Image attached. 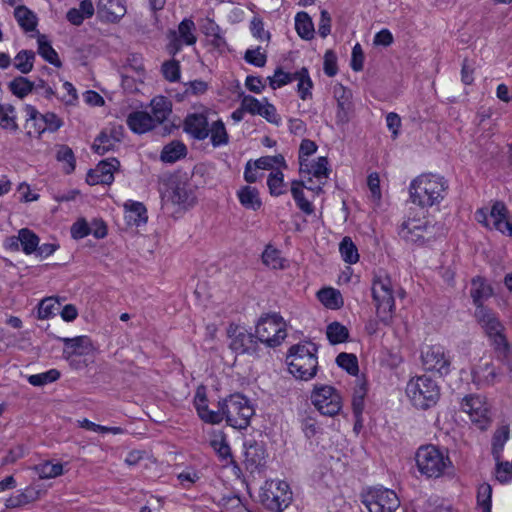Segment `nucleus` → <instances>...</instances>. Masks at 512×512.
Returning a JSON list of instances; mask_svg holds the SVG:
<instances>
[{
    "instance_id": "nucleus-30",
    "label": "nucleus",
    "mask_w": 512,
    "mask_h": 512,
    "mask_svg": "<svg viewBox=\"0 0 512 512\" xmlns=\"http://www.w3.org/2000/svg\"><path fill=\"white\" fill-rule=\"evenodd\" d=\"M120 142V132L113 129L110 134L106 131L100 133V135L94 140L92 149L99 155L114 149L116 143Z\"/></svg>"
},
{
    "instance_id": "nucleus-15",
    "label": "nucleus",
    "mask_w": 512,
    "mask_h": 512,
    "mask_svg": "<svg viewBox=\"0 0 512 512\" xmlns=\"http://www.w3.org/2000/svg\"><path fill=\"white\" fill-rule=\"evenodd\" d=\"M230 338L229 347L237 354L256 355L258 353V340L255 334L248 332L245 328L231 324L228 328Z\"/></svg>"
},
{
    "instance_id": "nucleus-16",
    "label": "nucleus",
    "mask_w": 512,
    "mask_h": 512,
    "mask_svg": "<svg viewBox=\"0 0 512 512\" xmlns=\"http://www.w3.org/2000/svg\"><path fill=\"white\" fill-rule=\"evenodd\" d=\"M181 209H188L195 205L197 197L194 186L187 181H172L163 199Z\"/></svg>"
},
{
    "instance_id": "nucleus-39",
    "label": "nucleus",
    "mask_w": 512,
    "mask_h": 512,
    "mask_svg": "<svg viewBox=\"0 0 512 512\" xmlns=\"http://www.w3.org/2000/svg\"><path fill=\"white\" fill-rule=\"evenodd\" d=\"M40 490L34 485L27 486L23 491L17 490L13 496L10 497L9 505L21 506L28 504L39 497Z\"/></svg>"
},
{
    "instance_id": "nucleus-9",
    "label": "nucleus",
    "mask_w": 512,
    "mask_h": 512,
    "mask_svg": "<svg viewBox=\"0 0 512 512\" xmlns=\"http://www.w3.org/2000/svg\"><path fill=\"white\" fill-rule=\"evenodd\" d=\"M475 318L497 352L506 353L510 350V345L504 335V326L495 311L488 307L475 309Z\"/></svg>"
},
{
    "instance_id": "nucleus-5",
    "label": "nucleus",
    "mask_w": 512,
    "mask_h": 512,
    "mask_svg": "<svg viewBox=\"0 0 512 512\" xmlns=\"http://www.w3.org/2000/svg\"><path fill=\"white\" fill-rule=\"evenodd\" d=\"M406 395L416 409L428 410L440 399V387L432 378L422 375L411 378L406 385Z\"/></svg>"
},
{
    "instance_id": "nucleus-40",
    "label": "nucleus",
    "mask_w": 512,
    "mask_h": 512,
    "mask_svg": "<svg viewBox=\"0 0 512 512\" xmlns=\"http://www.w3.org/2000/svg\"><path fill=\"white\" fill-rule=\"evenodd\" d=\"M303 182H299L297 180L292 181L291 183V194L293 199L296 202L298 208L305 214L311 215L314 212V207L310 201H308L305 196L303 189L301 188Z\"/></svg>"
},
{
    "instance_id": "nucleus-31",
    "label": "nucleus",
    "mask_w": 512,
    "mask_h": 512,
    "mask_svg": "<svg viewBox=\"0 0 512 512\" xmlns=\"http://www.w3.org/2000/svg\"><path fill=\"white\" fill-rule=\"evenodd\" d=\"M0 128L10 134L19 132L17 123V111L11 104H0Z\"/></svg>"
},
{
    "instance_id": "nucleus-44",
    "label": "nucleus",
    "mask_w": 512,
    "mask_h": 512,
    "mask_svg": "<svg viewBox=\"0 0 512 512\" xmlns=\"http://www.w3.org/2000/svg\"><path fill=\"white\" fill-rule=\"evenodd\" d=\"M8 86L13 95L22 99L33 91L34 82H31L26 77L18 76L10 81Z\"/></svg>"
},
{
    "instance_id": "nucleus-37",
    "label": "nucleus",
    "mask_w": 512,
    "mask_h": 512,
    "mask_svg": "<svg viewBox=\"0 0 512 512\" xmlns=\"http://www.w3.org/2000/svg\"><path fill=\"white\" fill-rule=\"evenodd\" d=\"M510 438V429L508 425L499 427L492 437V454L496 461L500 460L505 443Z\"/></svg>"
},
{
    "instance_id": "nucleus-43",
    "label": "nucleus",
    "mask_w": 512,
    "mask_h": 512,
    "mask_svg": "<svg viewBox=\"0 0 512 512\" xmlns=\"http://www.w3.org/2000/svg\"><path fill=\"white\" fill-rule=\"evenodd\" d=\"M153 455L146 450H131L125 457V463L128 466L147 467L149 463H154Z\"/></svg>"
},
{
    "instance_id": "nucleus-34",
    "label": "nucleus",
    "mask_w": 512,
    "mask_h": 512,
    "mask_svg": "<svg viewBox=\"0 0 512 512\" xmlns=\"http://www.w3.org/2000/svg\"><path fill=\"white\" fill-rule=\"evenodd\" d=\"M187 155L186 145L178 140L166 144L160 154V159L164 163H175Z\"/></svg>"
},
{
    "instance_id": "nucleus-36",
    "label": "nucleus",
    "mask_w": 512,
    "mask_h": 512,
    "mask_svg": "<svg viewBox=\"0 0 512 512\" xmlns=\"http://www.w3.org/2000/svg\"><path fill=\"white\" fill-rule=\"evenodd\" d=\"M295 29L302 39L310 40L313 38L314 25L308 13L301 11L296 14Z\"/></svg>"
},
{
    "instance_id": "nucleus-4",
    "label": "nucleus",
    "mask_w": 512,
    "mask_h": 512,
    "mask_svg": "<svg viewBox=\"0 0 512 512\" xmlns=\"http://www.w3.org/2000/svg\"><path fill=\"white\" fill-rule=\"evenodd\" d=\"M315 344L306 342L290 347L286 357L289 372L297 379L308 381L317 372L318 358Z\"/></svg>"
},
{
    "instance_id": "nucleus-33",
    "label": "nucleus",
    "mask_w": 512,
    "mask_h": 512,
    "mask_svg": "<svg viewBox=\"0 0 512 512\" xmlns=\"http://www.w3.org/2000/svg\"><path fill=\"white\" fill-rule=\"evenodd\" d=\"M293 81H297V93L302 100L312 98L313 81L306 67L293 72Z\"/></svg>"
},
{
    "instance_id": "nucleus-28",
    "label": "nucleus",
    "mask_w": 512,
    "mask_h": 512,
    "mask_svg": "<svg viewBox=\"0 0 512 512\" xmlns=\"http://www.w3.org/2000/svg\"><path fill=\"white\" fill-rule=\"evenodd\" d=\"M237 198L240 204L248 210L257 211L262 206L258 189L249 185L243 186L237 191Z\"/></svg>"
},
{
    "instance_id": "nucleus-54",
    "label": "nucleus",
    "mask_w": 512,
    "mask_h": 512,
    "mask_svg": "<svg viewBox=\"0 0 512 512\" xmlns=\"http://www.w3.org/2000/svg\"><path fill=\"white\" fill-rule=\"evenodd\" d=\"M59 309L60 303L56 299L52 297L45 298L38 304L37 317L42 320L48 319L55 316Z\"/></svg>"
},
{
    "instance_id": "nucleus-62",
    "label": "nucleus",
    "mask_w": 512,
    "mask_h": 512,
    "mask_svg": "<svg viewBox=\"0 0 512 512\" xmlns=\"http://www.w3.org/2000/svg\"><path fill=\"white\" fill-rule=\"evenodd\" d=\"M262 261L266 266L272 269H278L282 267L280 252L271 246H267L262 253Z\"/></svg>"
},
{
    "instance_id": "nucleus-22",
    "label": "nucleus",
    "mask_w": 512,
    "mask_h": 512,
    "mask_svg": "<svg viewBox=\"0 0 512 512\" xmlns=\"http://www.w3.org/2000/svg\"><path fill=\"white\" fill-rule=\"evenodd\" d=\"M490 218L492 220L491 229L501 232L504 235L512 237V222L508 218V209L504 202L495 201L490 209Z\"/></svg>"
},
{
    "instance_id": "nucleus-45",
    "label": "nucleus",
    "mask_w": 512,
    "mask_h": 512,
    "mask_svg": "<svg viewBox=\"0 0 512 512\" xmlns=\"http://www.w3.org/2000/svg\"><path fill=\"white\" fill-rule=\"evenodd\" d=\"M56 159L63 164V171L66 174L74 172L76 159L73 150L67 145H61L56 153Z\"/></svg>"
},
{
    "instance_id": "nucleus-6",
    "label": "nucleus",
    "mask_w": 512,
    "mask_h": 512,
    "mask_svg": "<svg viewBox=\"0 0 512 512\" xmlns=\"http://www.w3.org/2000/svg\"><path fill=\"white\" fill-rule=\"evenodd\" d=\"M220 409L227 424L239 430L246 429L249 426L255 413L250 400L240 393L231 394L220 402Z\"/></svg>"
},
{
    "instance_id": "nucleus-64",
    "label": "nucleus",
    "mask_w": 512,
    "mask_h": 512,
    "mask_svg": "<svg viewBox=\"0 0 512 512\" xmlns=\"http://www.w3.org/2000/svg\"><path fill=\"white\" fill-rule=\"evenodd\" d=\"M244 60L256 67H264L267 62V56L261 51V47H257L256 49L246 50Z\"/></svg>"
},
{
    "instance_id": "nucleus-25",
    "label": "nucleus",
    "mask_w": 512,
    "mask_h": 512,
    "mask_svg": "<svg viewBox=\"0 0 512 512\" xmlns=\"http://www.w3.org/2000/svg\"><path fill=\"white\" fill-rule=\"evenodd\" d=\"M59 341L63 343V354L67 357H71L73 355H85L91 348V340L88 336L85 335L76 336L73 338L60 337Z\"/></svg>"
},
{
    "instance_id": "nucleus-19",
    "label": "nucleus",
    "mask_w": 512,
    "mask_h": 512,
    "mask_svg": "<svg viewBox=\"0 0 512 512\" xmlns=\"http://www.w3.org/2000/svg\"><path fill=\"white\" fill-rule=\"evenodd\" d=\"M120 162L116 158L100 161L94 169H90L86 182L91 185H110L114 181V172L118 170Z\"/></svg>"
},
{
    "instance_id": "nucleus-29",
    "label": "nucleus",
    "mask_w": 512,
    "mask_h": 512,
    "mask_svg": "<svg viewBox=\"0 0 512 512\" xmlns=\"http://www.w3.org/2000/svg\"><path fill=\"white\" fill-rule=\"evenodd\" d=\"M26 115L25 127L28 129L27 134L31 135L32 132L41 135L45 132L43 114H41L36 107L30 104L24 106Z\"/></svg>"
},
{
    "instance_id": "nucleus-23",
    "label": "nucleus",
    "mask_w": 512,
    "mask_h": 512,
    "mask_svg": "<svg viewBox=\"0 0 512 512\" xmlns=\"http://www.w3.org/2000/svg\"><path fill=\"white\" fill-rule=\"evenodd\" d=\"M99 17L107 22H117L126 14L125 0H98Z\"/></svg>"
},
{
    "instance_id": "nucleus-50",
    "label": "nucleus",
    "mask_w": 512,
    "mask_h": 512,
    "mask_svg": "<svg viewBox=\"0 0 512 512\" xmlns=\"http://www.w3.org/2000/svg\"><path fill=\"white\" fill-rule=\"evenodd\" d=\"M477 506L482 512H491L492 487L488 482H483L477 490Z\"/></svg>"
},
{
    "instance_id": "nucleus-41",
    "label": "nucleus",
    "mask_w": 512,
    "mask_h": 512,
    "mask_svg": "<svg viewBox=\"0 0 512 512\" xmlns=\"http://www.w3.org/2000/svg\"><path fill=\"white\" fill-rule=\"evenodd\" d=\"M317 296L319 301L329 309H338L343 305L340 292L334 288H323Z\"/></svg>"
},
{
    "instance_id": "nucleus-48",
    "label": "nucleus",
    "mask_w": 512,
    "mask_h": 512,
    "mask_svg": "<svg viewBox=\"0 0 512 512\" xmlns=\"http://www.w3.org/2000/svg\"><path fill=\"white\" fill-rule=\"evenodd\" d=\"M267 186L272 196H280L286 192L284 174L279 169L272 171L267 178Z\"/></svg>"
},
{
    "instance_id": "nucleus-51",
    "label": "nucleus",
    "mask_w": 512,
    "mask_h": 512,
    "mask_svg": "<svg viewBox=\"0 0 512 512\" xmlns=\"http://www.w3.org/2000/svg\"><path fill=\"white\" fill-rule=\"evenodd\" d=\"M195 29V23L191 19L185 18L180 22L178 32L179 37L184 44L190 46L196 43L197 38L194 34Z\"/></svg>"
},
{
    "instance_id": "nucleus-63",
    "label": "nucleus",
    "mask_w": 512,
    "mask_h": 512,
    "mask_svg": "<svg viewBox=\"0 0 512 512\" xmlns=\"http://www.w3.org/2000/svg\"><path fill=\"white\" fill-rule=\"evenodd\" d=\"M263 101L264 104L261 108L259 116L263 117L271 124L279 125L281 123V117L277 113L276 107L271 104L266 97L263 98Z\"/></svg>"
},
{
    "instance_id": "nucleus-59",
    "label": "nucleus",
    "mask_w": 512,
    "mask_h": 512,
    "mask_svg": "<svg viewBox=\"0 0 512 512\" xmlns=\"http://www.w3.org/2000/svg\"><path fill=\"white\" fill-rule=\"evenodd\" d=\"M256 168L269 170L277 167H286V161L282 155L263 156L254 162Z\"/></svg>"
},
{
    "instance_id": "nucleus-52",
    "label": "nucleus",
    "mask_w": 512,
    "mask_h": 512,
    "mask_svg": "<svg viewBox=\"0 0 512 512\" xmlns=\"http://www.w3.org/2000/svg\"><path fill=\"white\" fill-rule=\"evenodd\" d=\"M60 378V372L57 369H50L46 372L29 375L27 381L32 386L41 387L57 381Z\"/></svg>"
},
{
    "instance_id": "nucleus-20",
    "label": "nucleus",
    "mask_w": 512,
    "mask_h": 512,
    "mask_svg": "<svg viewBox=\"0 0 512 512\" xmlns=\"http://www.w3.org/2000/svg\"><path fill=\"white\" fill-rule=\"evenodd\" d=\"M183 128L187 134L199 141L205 140L209 136L208 118L204 113L188 114Z\"/></svg>"
},
{
    "instance_id": "nucleus-32",
    "label": "nucleus",
    "mask_w": 512,
    "mask_h": 512,
    "mask_svg": "<svg viewBox=\"0 0 512 512\" xmlns=\"http://www.w3.org/2000/svg\"><path fill=\"white\" fill-rule=\"evenodd\" d=\"M126 210L125 218L128 223L140 226L148 220L147 209L143 203L129 200L124 204Z\"/></svg>"
},
{
    "instance_id": "nucleus-55",
    "label": "nucleus",
    "mask_w": 512,
    "mask_h": 512,
    "mask_svg": "<svg viewBox=\"0 0 512 512\" xmlns=\"http://www.w3.org/2000/svg\"><path fill=\"white\" fill-rule=\"evenodd\" d=\"M35 469L38 472L40 479L56 478L61 476L63 473L62 464L53 463L51 461L40 463L35 467Z\"/></svg>"
},
{
    "instance_id": "nucleus-2",
    "label": "nucleus",
    "mask_w": 512,
    "mask_h": 512,
    "mask_svg": "<svg viewBox=\"0 0 512 512\" xmlns=\"http://www.w3.org/2000/svg\"><path fill=\"white\" fill-rule=\"evenodd\" d=\"M447 190V180L432 173L418 176L409 185L411 201L422 208L440 204L445 198Z\"/></svg>"
},
{
    "instance_id": "nucleus-3",
    "label": "nucleus",
    "mask_w": 512,
    "mask_h": 512,
    "mask_svg": "<svg viewBox=\"0 0 512 512\" xmlns=\"http://www.w3.org/2000/svg\"><path fill=\"white\" fill-rule=\"evenodd\" d=\"M371 292L379 321L386 326L390 325L395 310L394 286L385 270L380 269L374 273Z\"/></svg>"
},
{
    "instance_id": "nucleus-47",
    "label": "nucleus",
    "mask_w": 512,
    "mask_h": 512,
    "mask_svg": "<svg viewBox=\"0 0 512 512\" xmlns=\"http://www.w3.org/2000/svg\"><path fill=\"white\" fill-rule=\"evenodd\" d=\"M339 251L342 259L348 264H355L359 260V253L356 245L348 236L344 237L339 244Z\"/></svg>"
},
{
    "instance_id": "nucleus-35",
    "label": "nucleus",
    "mask_w": 512,
    "mask_h": 512,
    "mask_svg": "<svg viewBox=\"0 0 512 512\" xmlns=\"http://www.w3.org/2000/svg\"><path fill=\"white\" fill-rule=\"evenodd\" d=\"M14 17L24 31L31 32L36 29L37 18L26 6H17L14 10Z\"/></svg>"
},
{
    "instance_id": "nucleus-12",
    "label": "nucleus",
    "mask_w": 512,
    "mask_h": 512,
    "mask_svg": "<svg viewBox=\"0 0 512 512\" xmlns=\"http://www.w3.org/2000/svg\"><path fill=\"white\" fill-rule=\"evenodd\" d=\"M315 408L324 416L333 417L342 408V399L335 388L329 385L315 386L311 394Z\"/></svg>"
},
{
    "instance_id": "nucleus-17",
    "label": "nucleus",
    "mask_w": 512,
    "mask_h": 512,
    "mask_svg": "<svg viewBox=\"0 0 512 512\" xmlns=\"http://www.w3.org/2000/svg\"><path fill=\"white\" fill-rule=\"evenodd\" d=\"M299 172L302 178L313 176L317 179L316 185H306V189L316 192H322V186L329 176L328 160L326 157H318L316 161L304 160L300 162Z\"/></svg>"
},
{
    "instance_id": "nucleus-13",
    "label": "nucleus",
    "mask_w": 512,
    "mask_h": 512,
    "mask_svg": "<svg viewBox=\"0 0 512 512\" xmlns=\"http://www.w3.org/2000/svg\"><path fill=\"white\" fill-rule=\"evenodd\" d=\"M425 370L446 376L451 372V357L441 345L426 346L421 352Z\"/></svg>"
},
{
    "instance_id": "nucleus-27",
    "label": "nucleus",
    "mask_w": 512,
    "mask_h": 512,
    "mask_svg": "<svg viewBox=\"0 0 512 512\" xmlns=\"http://www.w3.org/2000/svg\"><path fill=\"white\" fill-rule=\"evenodd\" d=\"M493 290L490 285H488L485 280L481 277H476L472 280V288L470 291L473 304L475 305V309H480L481 307H486L484 305V301L492 296Z\"/></svg>"
},
{
    "instance_id": "nucleus-18",
    "label": "nucleus",
    "mask_w": 512,
    "mask_h": 512,
    "mask_svg": "<svg viewBox=\"0 0 512 512\" xmlns=\"http://www.w3.org/2000/svg\"><path fill=\"white\" fill-rule=\"evenodd\" d=\"M472 381L478 388L490 387L498 383L502 373L492 360L481 359L472 368Z\"/></svg>"
},
{
    "instance_id": "nucleus-11",
    "label": "nucleus",
    "mask_w": 512,
    "mask_h": 512,
    "mask_svg": "<svg viewBox=\"0 0 512 512\" xmlns=\"http://www.w3.org/2000/svg\"><path fill=\"white\" fill-rule=\"evenodd\" d=\"M362 498L369 512H394L400 505L397 494L382 486L370 488Z\"/></svg>"
},
{
    "instance_id": "nucleus-56",
    "label": "nucleus",
    "mask_w": 512,
    "mask_h": 512,
    "mask_svg": "<svg viewBox=\"0 0 512 512\" xmlns=\"http://www.w3.org/2000/svg\"><path fill=\"white\" fill-rule=\"evenodd\" d=\"M336 363L350 375L356 376L359 371L358 359L354 354L342 352L336 357Z\"/></svg>"
},
{
    "instance_id": "nucleus-21",
    "label": "nucleus",
    "mask_w": 512,
    "mask_h": 512,
    "mask_svg": "<svg viewBox=\"0 0 512 512\" xmlns=\"http://www.w3.org/2000/svg\"><path fill=\"white\" fill-rule=\"evenodd\" d=\"M244 456L246 469L253 473L265 466L268 454L263 443L253 442L245 446Z\"/></svg>"
},
{
    "instance_id": "nucleus-26",
    "label": "nucleus",
    "mask_w": 512,
    "mask_h": 512,
    "mask_svg": "<svg viewBox=\"0 0 512 512\" xmlns=\"http://www.w3.org/2000/svg\"><path fill=\"white\" fill-rule=\"evenodd\" d=\"M152 119L157 125L164 123L172 113V102L165 96H156L151 102Z\"/></svg>"
},
{
    "instance_id": "nucleus-7",
    "label": "nucleus",
    "mask_w": 512,
    "mask_h": 512,
    "mask_svg": "<svg viewBox=\"0 0 512 512\" xmlns=\"http://www.w3.org/2000/svg\"><path fill=\"white\" fill-rule=\"evenodd\" d=\"M255 337L266 347L275 348L287 337V324L279 313L262 316L255 327Z\"/></svg>"
},
{
    "instance_id": "nucleus-14",
    "label": "nucleus",
    "mask_w": 512,
    "mask_h": 512,
    "mask_svg": "<svg viewBox=\"0 0 512 512\" xmlns=\"http://www.w3.org/2000/svg\"><path fill=\"white\" fill-rule=\"evenodd\" d=\"M461 409L469 415L470 420L481 430L490 423V408L486 398L480 395H467L462 399Z\"/></svg>"
},
{
    "instance_id": "nucleus-1",
    "label": "nucleus",
    "mask_w": 512,
    "mask_h": 512,
    "mask_svg": "<svg viewBox=\"0 0 512 512\" xmlns=\"http://www.w3.org/2000/svg\"><path fill=\"white\" fill-rule=\"evenodd\" d=\"M398 234L407 243L429 246L445 234L444 226L429 218L408 216L399 226Z\"/></svg>"
},
{
    "instance_id": "nucleus-53",
    "label": "nucleus",
    "mask_w": 512,
    "mask_h": 512,
    "mask_svg": "<svg viewBox=\"0 0 512 512\" xmlns=\"http://www.w3.org/2000/svg\"><path fill=\"white\" fill-rule=\"evenodd\" d=\"M327 338L332 344L343 343L348 339V329L339 322H333L327 326Z\"/></svg>"
},
{
    "instance_id": "nucleus-57",
    "label": "nucleus",
    "mask_w": 512,
    "mask_h": 512,
    "mask_svg": "<svg viewBox=\"0 0 512 512\" xmlns=\"http://www.w3.org/2000/svg\"><path fill=\"white\" fill-rule=\"evenodd\" d=\"M271 89H279L291 82H293V73L285 72L282 67H277L272 76L267 78Z\"/></svg>"
},
{
    "instance_id": "nucleus-58",
    "label": "nucleus",
    "mask_w": 512,
    "mask_h": 512,
    "mask_svg": "<svg viewBox=\"0 0 512 512\" xmlns=\"http://www.w3.org/2000/svg\"><path fill=\"white\" fill-rule=\"evenodd\" d=\"M366 391V385L363 382L359 383L354 389L352 397V408L356 417H360L364 410Z\"/></svg>"
},
{
    "instance_id": "nucleus-42",
    "label": "nucleus",
    "mask_w": 512,
    "mask_h": 512,
    "mask_svg": "<svg viewBox=\"0 0 512 512\" xmlns=\"http://www.w3.org/2000/svg\"><path fill=\"white\" fill-rule=\"evenodd\" d=\"M209 135L213 147L224 146L229 142V136L222 120L212 123L209 128Z\"/></svg>"
},
{
    "instance_id": "nucleus-8",
    "label": "nucleus",
    "mask_w": 512,
    "mask_h": 512,
    "mask_svg": "<svg viewBox=\"0 0 512 512\" xmlns=\"http://www.w3.org/2000/svg\"><path fill=\"white\" fill-rule=\"evenodd\" d=\"M415 460L420 473L428 478H439L451 466L448 455L429 444L418 448Z\"/></svg>"
},
{
    "instance_id": "nucleus-24",
    "label": "nucleus",
    "mask_w": 512,
    "mask_h": 512,
    "mask_svg": "<svg viewBox=\"0 0 512 512\" xmlns=\"http://www.w3.org/2000/svg\"><path fill=\"white\" fill-rule=\"evenodd\" d=\"M126 123L136 134H144L153 130L157 124L155 119L146 111H133L127 116Z\"/></svg>"
},
{
    "instance_id": "nucleus-46",
    "label": "nucleus",
    "mask_w": 512,
    "mask_h": 512,
    "mask_svg": "<svg viewBox=\"0 0 512 512\" xmlns=\"http://www.w3.org/2000/svg\"><path fill=\"white\" fill-rule=\"evenodd\" d=\"M38 53L43 59L55 67H61L62 63L57 52L44 36L38 38Z\"/></svg>"
},
{
    "instance_id": "nucleus-38",
    "label": "nucleus",
    "mask_w": 512,
    "mask_h": 512,
    "mask_svg": "<svg viewBox=\"0 0 512 512\" xmlns=\"http://www.w3.org/2000/svg\"><path fill=\"white\" fill-rule=\"evenodd\" d=\"M20 248L26 255L34 254L38 248L40 238L29 228L19 230Z\"/></svg>"
},
{
    "instance_id": "nucleus-10",
    "label": "nucleus",
    "mask_w": 512,
    "mask_h": 512,
    "mask_svg": "<svg viewBox=\"0 0 512 512\" xmlns=\"http://www.w3.org/2000/svg\"><path fill=\"white\" fill-rule=\"evenodd\" d=\"M259 501L272 512H282L292 500L288 482H263L259 487Z\"/></svg>"
},
{
    "instance_id": "nucleus-61",
    "label": "nucleus",
    "mask_w": 512,
    "mask_h": 512,
    "mask_svg": "<svg viewBox=\"0 0 512 512\" xmlns=\"http://www.w3.org/2000/svg\"><path fill=\"white\" fill-rule=\"evenodd\" d=\"M162 74L169 82H176L180 79L181 71L179 61L172 59L162 64Z\"/></svg>"
},
{
    "instance_id": "nucleus-60",
    "label": "nucleus",
    "mask_w": 512,
    "mask_h": 512,
    "mask_svg": "<svg viewBox=\"0 0 512 512\" xmlns=\"http://www.w3.org/2000/svg\"><path fill=\"white\" fill-rule=\"evenodd\" d=\"M222 512H252L244 506L236 495L223 497L220 501Z\"/></svg>"
},
{
    "instance_id": "nucleus-49",
    "label": "nucleus",
    "mask_w": 512,
    "mask_h": 512,
    "mask_svg": "<svg viewBox=\"0 0 512 512\" xmlns=\"http://www.w3.org/2000/svg\"><path fill=\"white\" fill-rule=\"evenodd\" d=\"M35 53L31 50H21L14 59V66L22 74H28L33 69Z\"/></svg>"
}]
</instances>
